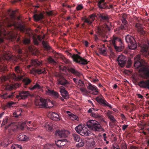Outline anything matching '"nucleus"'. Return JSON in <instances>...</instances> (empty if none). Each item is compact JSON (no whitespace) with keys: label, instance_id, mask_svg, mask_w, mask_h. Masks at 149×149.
Instances as JSON below:
<instances>
[{"label":"nucleus","instance_id":"nucleus-1","mask_svg":"<svg viewBox=\"0 0 149 149\" xmlns=\"http://www.w3.org/2000/svg\"><path fill=\"white\" fill-rule=\"evenodd\" d=\"M110 43L117 51L120 52L124 48L123 44L121 39L118 37L113 36L112 40L110 41Z\"/></svg>","mask_w":149,"mask_h":149},{"label":"nucleus","instance_id":"nucleus-2","mask_svg":"<svg viewBox=\"0 0 149 149\" xmlns=\"http://www.w3.org/2000/svg\"><path fill=\"white\" fill-rule=\"evenodd\" d=\"M0 54L1 55L0 58V62L1 63H3V61L9 60L11 58L10 54L6 52L5 47L1 44H0Z\"/></svg>","mask_w":149,"mask_h":149},{"label":"nucleus","instance_id":"nucleus-3","mask_svg":"<svg viewBox=\"0 0 149 149\" xmlns=\"http://www.w3.org/2000/svg\"><path fill=\"white\" fill-rule=\"evenodd\" d=\"M125 40L128 44L129 48L131 49L134 50L137 47V44L135 38L130 35L125 36Z\"/></svg>","mask_w":149,"mask_h":149},{"label":"nucleus","instance_id":"nucleus-4","mask_svg":"<svg viewBox=\"0 0 149 149\" xmlns=\"http://www.w3.org/2000/svg\"><path fill=\"white\" fill-rule=\"evenodd\" d=\"M55 76L57 77L58 85H61L67 88H68L70 87V83L69 81L60 74H56Z\"/></svg>","mask_w":149,"mask_h":149},{"label":"nucleus","instance_id":"nucleus-5","mask_svg":"<svg viewBox=\"0 0 149 149\" xmlns=\"http://www.w3.org/2000/svg\"><path fill=\"white\" fill-rule=\"evenodd\" d=\"M47 101L42 98L39 95H37L35 97V103L36 106L40 108H47Z\"/></svg>","mask_w":149,"mask_h":149},{"label":"nucleus","instance_id":"nucleus-6","mask_svg":"<svg viewBox=\"0 0 149 149\" xmlns=\"http://www.w3.org/2000/svg\"><path fill=\"white\" fill-rule=\"evenodd\" d=\"M110 29L107 25L104 26H98L97 27L96 31V32L100 36L104 38H107V36L105 35L106 32L110 31Z\"/></svg>","mask_w":149,"mask_h":149},{"label":"nucleus","instance_id":"nucleus-7","mask_svg":"<svg viewBox=\"0 0 149 149\" xmlns=\"http://www.w3.org/2000/svg\"><path fill=\"white\" fill-rule=\"evenodd\" d=\"M88 127L95 131H99L101 126L98 122L93 120H89L86 123Z\"/></svg>","mask_w":149,"mask_h":149},{"label":"nucleus","instance_id":"nucleus-8","mask_svg":"<svg viewBox=\"0 0 149 149\" xmlns=\"http://www.w3.org/2000/svg\"><path fill=\"white\" fill-rule=\"evenodd\" d=\"M75 130L76 132L81 135L86 136L89 135V131L86 127H83L81 125H79L77 126Z\"/></svg>","mask_w":149,"mask_h":149},{"label":"nucleus","instance_id":"nucleus-9","mask_svg":"<svg viewBox=\"0 0 149 149\" xmlns=\"http://www.w3.org/2000/svg\"><path fill=\"white\" fill-rule=\"evenodd\" d=\"M70 56L72 57L74 61L82 65L87 64L88 61L86 60L81 57L77 54H74L72 55L70 54Z\"/></svg>","mask_w":149,"mask_h":149},{"label":"nucleus","instance_id":"nucleus-10","mask_svg":"<svg viewBox=\"0 0 149 149\" xmlns=\"http://www.w3.org/2000/svg\"><path fill=\"white\" fill-rule=\"evenodd\" d=\"M127 60V58L123 55L119 56L117 60L118 65L121 67L123 68L125 65Z\"/></svg>","mask_w":149,"mask_h":149},{"label":"nucleus","instance_id":"nucleus-11","mask_svg":"<svg viewBox=\"0 0 149 149\" xmlns=\"http://www.w3.org/2000/svg\"><path fill=\"white\" fill-rule=\"evenodd\" d=\"M42 65V62L38 60L32 59L31 60V64L28 65L27 68L28 69H29L31 66H33V68H38L41 67Z\"/></svg>","mask_w":149,"mask_h":149},{"label":"nucleus","instance_id":"nucleus-12","mask_svg":"<svg viewBox=\"0 0 149 149\" xmlns=\"http://www.w3.org/2000/svg\"><path fill=\"white\" fill-rule=\"evenodd\" d=\"M29 93L28 91H22L19 93V95L16 96V98L18 99L24 100L27 98L29 95Z\"/></svg>","mask_w":149,"mask_h":149},{"label":"nucleus","instance_id":"nucleus-13","mask_svg":"<svg viewBox=\"0 0 149 149\" xmlns=\"http://www.w3.org/2000/svg\"><path fill=\"white\" fill-rule=\"evenodd\" d=\"M97 17L96 14L93 13L88 16V18L83 19L84 22L87 23L88 25H91L93 22L95 20V17Z\"/></svg>","mask_w":149,"mask_h":149},{"label":"nucleus","instance_id":"nucleus-14","mask_svg":"<svg viewBox=\"0 0 149 149\" xmlns=\"http://www.w3.org/2000/svg\"><path fill=\"white\" fill-rule=\"evenodd\" d=\"M36 68H32L30 70V73L33 74H40L42 73L46 74V72L45 68L36 69Z\"/></svg>","mask_w":149,"mask_h":149},{"label":"nucleus","instance_id":"nucleus-15","mask_svg":"<svg viewBox=\"0 0 149 149\" xmlns=\"http://www.w3.org/2000/svg\"><path fill=\"white\" fill-rule=\"evenodd\" d=\"M5 129H8L9 132L11 134H13V132H15L17 129V127L16 126L13 125V124L8 125L5 127Z\"/></svg>","mask_w":149,"mask_h":149},{"label":"nucleus","instance_id":"nucleus-16","mask_svg":"<svg viewBox=\"0 0 149 149\" xmlns=\"http://www.w3.org/2000/svg\"><path fill=\"white\" fill-rule=\"evenodd\" d=\"M138 85L141 88H146L149 89V79L140 81L139 82Z\"/></svg>","mask_w":149,"mask_h":149},{"label":"nucleus","instance_id":"nucleus-17","mask_svg":"<svg viewBox=\"0 0 149 149\" xmlns=\"http://www.w3.org/2000/svg\"><path fill=\"white\" fill-rule=\"evenodd\" d=\"M65 88L63 86H60L59 87L60 92L61 93V95L64 99H67L68 98V93L65 90Z\"/></svg>","mask_w":149,"mask_h":149},{"label":"nucleus","instance_id":"nucleus-18","mask_svg":"<svg viewBox=\"0 0 149 149\" xmlns=\"http://www.w3.org/2000/svg\"><path fill=\"white\" fill-rule=\"evenodd\" d=\"M96 86L89 83H88V86H87V89L91 92L92 91V94L97 95V94L98 91L96 90Z\"/></svg>","mask_w":149,"mask_h":149},{"label":"nucleus","instance_id":"nucleus-19","mask_svg":"<svg viewBox=\"0 0 149 149\" xmlns=\"http://www.w3.org/2000/svg\"><path fill=\"white\" fill-rule=\"evenodd\" d=\"M46 92L49 95L53 96L55 99L58 98L60 97L59 94L56 92L54 91V90H51L48 89L47 91H46Z\"/></svg>","mask_w":149,"mask_h":149},{"label":"nucleus","instance_id":"nucleus-20","mask_svg":"<svg viewBox=\"0 0 149 149\" xmlns=\"http://www.w3.org/2000/svg\"><path fill=\"white\" fill-rule=\"evenodd\" d=\"M68 69L69 72H70L73 74L79 77H80L82 75V74L81 73L78 72L74 68L70 67L68 68Z\"/></svg>","mask_w":149,"mask_h":149},{"label":"nucleus","instance_id":"nucleus-21","mask_svg":"<svg viewBox=\"0 0 149 149\" xmlns=\"http://www.w3.org/2000/svg\"><path fill=\"white\" fill-rule=\"evenodd\" d=\"M66 132L67 131L65 130H57L56 133V135H58L60 138H66L67 136Z\"/></svg>","mask_w":149,"mask_h":149},{"label":"nucleus","instance_id":"nucleus-22","mask_svg":"<svg viewBox=\"0 0 149 149\" xmlns=\"http://www.w3.org/2000/svg\"><path fill=\"white\" fill-rule=\"evenodd\" d=\"M50 118L53 120L58 121L60 120L59 115L58 114L54 112H52L50 113Z\"/></svg>","mask_w":149,"mask_h":149},{"label":"nucleus","instance_id":"nucleus-23","mask_svg":"<svg viewBox=\"0 0 149 149\" xmlns=\"http://www.w3.org/2000/svg\"><path fill=\"white\" fill-rule=\"evenodd\" d=\"M33 17L35 20L38 21L42 19L43 18L44 16L42 13H40L34 14Z\"/></svg>","mask_w":149,"mask_h":149},{"label":"nucleus","instance_id":"nucleus-24","mask_svg":"<svg viewBox=\"0 0 149 149\" xmlns=\"http://www.w3.org/2000/svg\"><path fill=\"white\" fill-rule=\"evenodd\" d=\"M17 138L18 140L21 141H27L29 139V137L23 134H21L18 136Z\"/></svg>","mask_w":149,"mask_h":149},{"label":"nucleus","instance_id":"nucleus-25","mask_svg":"<svg viewBox=\"0 0 149 149\" xmlns=\"http://www.w3.org/2000/svg\"><path fill=\"white\" fill-rule=\"evenodd\" d=\"M96 100L97 102L102 105L104 106L105 105H107L106 103H107V102L105 100L102 99L99 97H96Z\"/></svg>","mask_w":149,"mask_h":149},{"label":"nucleus","instance_id":"nucleus-26","mask_svg":"<svg viewBox=\"0 0 149 149\" xmlns=\"http://www.w3.org/2000/svg\"><path fill=\"white\" fill-rule=\"evenodd\" d=\"M96 100L97 102L102 105L104 106L105 105H107L106 103H107V102L105 100L102 99L99 97H96Z\"/></svg>","mask_w":149,"mask_h":149},{"label":"nucleus","instance_id":"nucleus-27","mask_svg":"<svg viewBox=\"0 0 149 149\" xmlns=\"http://www.w3.org/2000/svg\"><path fill=\"white\" fill-rule=\"evenodd\" d=\"M13 141V138L11 137H8L5 140V142H6L4 144V146H7L9 144L11 143Z\"/></svg>","mask_w":149,"mask_h":149},{"label":"nucleus","instance_id":"nucleus-28","mask_svg":"<svg viewBox=\"0 0 149 149\" xmlns=\"http://www.w3.org/2000/svg\"><path fill=\"white\" fill-rule=\"evenodd\" d=\"M12 77L15 80L19 81L23 78V76L22 75H18L17 76L15 73L11 75Z\"/></svg>","mask_w":149,"mask_h":149},{"label":"nucleus","instance_id":"nucleus-29","mask_svg":"<svg viewBox=\"0 0 149 149\" xmlns=\"http://www.w3.org/2000/svg\"><path fill=\"white\" fill-rule=\"evenodd\" d=\"M67 112L68 114L69 117L72 120H78V117L76 116L75 115L71 113L70 111H67Z\"/></svg>","mask_w":149,"mask_h":149},{"label":"nucleus","instance_id":"nucleus-30","mask_svg":"<svg viewBox=\"0 0 149 149\" xmlns=\"http://www.w3.org/2000/svg\"><path fill=\"white\" fill-rule=\"evenodd\" d=\"M99 17L100 18V20L102 21H104L108 22L109 20V17L108 15H104V14H100L99 16Z\"/></svg>","mask_w":149,"mask_h":149},{"label":"nucleus","instance_id":"nucleus-31","mask_svg":"<svg viewBox=\"0 0 149 149\" xmlns=\"http://www.w3.org/2000/svg\"><path fill=\"white\" fill-rule=\"evenodd\" d=\"M142 71L145 77L146 78H149V66L143 68Z\"/></svg>","mask_w":149,"mask_h":149},{"label":"nucleus","instance_id":"nucleus-32","mask_svg":"<svg viewBox=\"0 0 149 149\" xmlns=\"http://www.w3.org/2000/svg\"><path fill=\"white\" fill-rule=\"evenodd\" d=\"M44 127L47 130L51 131L52 130V124L50 123H47L45 125Z\"/></svg>","mask_w":149,"mask_h":149},{"label":"nucleus","instance_id":"nucleus-33","mask_svg":"<svg viewBox=\"0 0 149 149\" xmlns=\"http://www.w3.org/2000/svg\"><path fill=\"white\" fill-rule=\"evenodd\" d=\"M15 71L16 73L20 74H21L22 72V68L19 65H18L16 66L15 68Z\"/></svg>","mask_w":149,"mask_h":149},{"label":"nucleus","instance_id":"nucleus-34","mask_svg":"<svg viewBox=\"0 0 149 149\" xmlns=\"http://www.w3.org/2000/svg\"><path fill=\"white\" fill-rule=\"evenodd\" d=\"M98 6L99 8L101 9H110L109 7L108 6L106 2H104L101 3V4L100 5V6L99 5Z\"/></svg>","mask_w":149,"mask_h":149},{"label":"nucleus","instance_id":"nucleus-35","mask_svg":"<svg viewBox=\"0 0 149 149\" xmlns=\"http://www.w3.org/2000/svg\"><path fill=\"white\" fill-rule=\"evenodd\" d=\"M42 88V86H41L38 82H36V84L30 89L31 90H33L35 89H41Z\"/></svg>","mask_w":149,"mask_h":149},{"label":"nucleus","instance_id":"nucleus-36","mask_svg":"<svg viewBox=\"0 0 149 149\" xmlns=\"http://www.w3.org/2000/svg\"><path fill=\"white\" fill-rule=\"evenodd\" d=\"M143 65V63L139 61H135L134 63V66L136 68H139Z\"/></svg>","mask_w":149,"mask_h":149},{"label":"nucleus","instance_id":"nucleus-37","mask_svg":"<svg viewBox=\"0 0 149 149\" xmlns=\"http://www.w3.org/2000/svg\"><path fill=\"white\" fill-rule=\"evenodd\" d=\"M72 136L73 137L74 140L76 142H79L80 140L81 141L80 139V136L76 134H72Z\"/></svg>","mask_w":149,"mask_h":149},{"label":"nucleus","instance_id":"nucleus-38","mask_svg":"<svg viewBox=\"0 0 149 149\" xmlns=\"http://www.w3.org/2000/svg\"><path fill=\"white\" fill-rule=\"evenodd\" d=\"M42 43L44 47L46 49L49 50L51 49V47L48 45L47 42L44 41H43Z\"/></svg>","mask_w":149,"mask_h":149},{"label":"nucleus","instance_id":"nucleus-39","mask_svg":"<svg viewBox=\"0 0 149 149\" xmlns=\"http://www.w3.org/2000/svg\"><path fill=\"white\" fill-rule=\"evenodd\" d=\"M91 116L97 119H101V116L99 115L97 113L93 112L92 114H91Z\"/></svg>","mask_w":149,"mask_h":149},{"label":"nucleus","instance_id":"nucleus-40","mask_svg":"<svg viewBox=\"0 0 149 149\" xmlns=\"http://www.w3.org/2000/svg\"><path fill=\"white\" fill-rule=\"evenodd\" d=\"M11 149H22L21 146L17 144H13L11 146Z\"/></svg>","mask_w":149,"mask_h":149},{"label":"nucleus","instance_id":"nucleus-41","mask_svg":"<svg viewBox=\"0 0 149 149\" xmlns=\"http://www.w3.org/2000/svg\"><path fill=\"white\" fill-rule=\"evenodd\" d=\"M23 81L26 85H27L31 82V81L29 78H26L23 79Z\"/></svg>","mask_w":149,"mask_h":149},{"label":"nucleus","instance_id":"nucleus-42","mask_svg":"<svg viewBox=\"0 0 149 149\" xmlns=\"http://www.w3.org/2000/svg\"><path fill=\"white\" fill-rule=\"evenodd\" d=\"M135 26L138 29V31L143 28V25L141 24L137 23L135 24Z\"/></svg>","mask_w":149,"mask_h":149},{"label":"nucleus","instance_id":"nucleus-43","mask_svg":"<svg viewBox=\"0 0 149 149\" xmlns=\"http://www.w3.org/2000/svg\"><path fill=\"white\" fill-rule=\"evenodd\" d=\"M18 29L22 32H24L25 30V28L24 26L20 24L18 26Z\"/></svg>","mask_w":149,"mask_h":149},{"label":"nucleus","instance_id":"nucleus-44","mask_svg":"<svg viewBox=\"0 0 149 149\" xmlns=\"http://www.w3.org/2000/svg\"><path fill=\"white\" fill-rule=\"evenodd\" d=\"M15 88V86L13 85H10L6 86V89L7 90H11L12 89H14Z\"/></svg>","mask_w":149,"mask_h":149},{"label":"nucleus","instance_id":"nucleus-45","mask_svg":"<svg viewBox=\"0 0 149 149\" xmlns=\"http://www.w3.org/2000/svg\"><path fill=\"white\" fill-rule=\"evenodd\" d=\"M48 60L49 63H52L53 64H55L56 63V62L51 57L48 58Z\"/></svg>","mask_w":149,"mask_h":149},{"label":"nucleus","instance_id":"nucleus-46","mask_svg":"<svg viewBox=\"0 0 149 149\" xmlns=\"http://www.w3.org/2000/svg\"><path fill=\"white\" fill-rule=\"evenodd\" d=\"M52 147V146L51 144H47L44 145L43 149H50Z\"/></svg>","mask_w":149,"mask_h":149},{"label":"nucleus","instance_id":"nucleus-47","mask_svg":"<svg viewBox=\"0 0 149 149\" xmlns=\"http://www.w3.org/2000/svg\"><path fill=\"white\" fill-rule=\"evenodd\" d=\"M100 53L104 55H106L107 54V52L105 49H103L102 48L99 49Z\"/></svg>","mask_w":149,"mask_h":149},{"label":"nucleus","instance_id":"nucleus-48","mask_svg":"<svg viewBox=\"0 0 149 149\" xmlns=\"http://www.w3.org/2000/svg\"><path fill=\"white\" fill-rule=\"evenodd\" d=\"M127 145L125 142H123L122 143L121 146V148L122 149H127Z\"/></svg>","mask_w":149,"mask_h":149},{"label":"nucleus","instance_id":"nucleus-49","mask_svg":"<svg viewBox=\"0 0 149 149\" xmlns=\"http://www.w3.org/2000/svg\"><path fill=\"white\" fill-rule=\"evenodd\" d=\"M8 118L7 117L4 118L3 120V122L1 125V126L2 127L4 125H5L8 123Z\"/></svg>","mask_w":149,"mask_h":149},{"label":"nucleus","instance_id":"nucleus-50","mask_svg":"<svg viewBox=\"0 0 149 149\" xmlns=\"http://www.w3.org/2000/svg\"><path fill=\"white\" fill-rule=\"evenodd\" d=\"M138 31L140 33L144 36L146 34V32L143 30V28L140 29Z\"/></svg>","mask_w":149,"mask_h":149},{"label":"nucleus","instance_id":"nucleus-51","mask_svg":"<svg viewBox=\"0 0 149 149\" xmlns=\"http://www.w3.org/2000/svg\"><path fill=\"white\" fill-rule=\"evenodd\" d=\"M77 84L81 86H84V83L81 79L78 81Z\"/></svg>","mask_w":149,"mask_h":149},{"label":"nucleus","instance_id":"nucleus-52","mask_svg":"<svg viewBox=\"0 0 149 149\" xmlns=\"http://www.w3.org/2000/svg\"><path fill=\"white\" fill-rule=\"evenodd\" d=\"M16 95L15 92L11 93L9 95H8V98L12 99L13 97H15V96Z\"/></svg>","mask_w":149,"mask_h":149},{"label":"nucleus","instance_id":"nucleus-53","mask_svg":"<svg viewBox=\"0 0 149 149\" xmlns=\"http://www.w3.org/2000/svg\"><path fill=\"white\" fill-rule=\"evenodd\" d=\"M81 140V142L76 145V147L78 148H79L83 146L84 145L83 142H82Z\"/></svg>","mask_w":149,"mask_h":149},{"label":"nucleus","instance_id":"nucleus-54","mask_svg":"<svg viewBox=\"0 0 149 149\" xmlns=\"http://www.w3.org/2000/svg\"><path fill=\"white\" fill-rule=\"evenodd\" d=\"M63 140H58L57 141H56V143L57 146L59 147H61V141H62Z\"/></svg>","mask_w":149,"mask_h":149},{"label":"nucleus","instance_id":"nucleus-55","mask_svg":"<svg viewBox=\"0 0 149 149\" xmlns=\"http://www.w3.org/2000/svg\"><path fill=\"white\" fill-rule=\"evenodd\" d=\"M122 22L124 25H125V26L126 27H127V22L125 18L123 17V19L122 21Z\"/></svg>","mask_w":149,"mask_h":149},{"label":"nucleus","instance_id":"nucleus-56","mask_svg":"<svg viewBox=\"0 0 149 149\" xmlns=\"http://www.w3.org/2000/svg\"><path fill=\"white\" fill-rule=\"evenodd\" d=\"M23 42L26 45L29 44L30 42V40L28 39H25L24 40Z\"/></svg>","mask_w":149,"mask_h":149},{"label":"nucleus","instance_id":"nucleus-57","mask_svg":"<svg viewBox=\"0 0 149 149\" xmlns=\"http://www.w3.org/2000/svg\"><path fill=\"white\" fill-rule=\"evenodd\" d=\"M83 8V6L81 5H79L76 7V10H81Z\"/></svg>","mask_w":149,"mask_h":149},{"label":"nucleus","instance_id":"nucleus-58","mask_svg":"<svg viewBox=\"0 0 149 149\" xmlns=\"http://www.w3.org/2000/svg\"><path fill=\"white\" fill-rule=\"evenodd\" d=\"M127 27H126L125 25L121 24L120 27H119V29H121L122 30H125L127 29Z\"/></svg>","mask_w":149,"mask_h":149},{"label":"nucleus","instance_id":"nucleus-59","mask_svg":"<svg viewBox=\"0 0 149 149\" xmlns=\"http://www.w3.org/2000/svg\"><path fill=\"white\" fill-rule=\"evenodd\" d=\"M108 118L113 123H114L116 121V119H115L114 116L112 115H111Z\"/></svg>","mask_w":149,"mask_h":149},{"label":"nucleus","instance_id":"nucleus-60","mask_svg":"<svg viewBox=\"0 0 149 149\" xmlns=\"http://www.w3.org/2000/svg\"><path fill=\"white\" fill-rule=\"evenodd\" d=\"M14 104V102H8L6 104V106L8 107H11V106L12 105H13Z\"/></svg>","mask_w":149,"mask_h":149},{"label":"nucleus","instance_id":"nucleus-61","mask_svg":"<svg viewBox=\"0 0 149 149\" xmlns=\"http://www.w3.org/2000/svg\"><path fill=\"white\" fill-rule=\"evenodd\" d=\"M18 112H14L13 113V116L16 117V118H18V117L19 116H21V113L19 114L18 113Z\"/></svg>","mask_w":149,"mask_h":149},{"label":"nucleus","instance_id":"nucleus-62","mask_svg":"<svg viewBox=\"0 0 149 149\" xmlns=\"http://www.w3.org/2000/svg\"><path fill=\"white\" fill-rule=\"evenodd\" d=\"M1 97L2 98L7 99L8 98V94L7 93H5L2 95Z\"/></svg>","mask_w":149,"mask_h":149},{"label":"nucleus","instance_id":"nucleus-63","mask_svg":"<svg viewBox=\"0 0 149 149\" xmlns=\"http://www.w3.org/2000/svg\"><path fill=\"white\" fill-rule=\"evenodd\" d=\"M62 141H61V147L65 145V142L67 141L66 139H62Z\"/></svg>","mask_w":149,"mask_h":149},{"label":"nucleus","instance_id":"nucleus-64","mask_svg":"<svg viewBox=\"0 0 149 149\" xmlns=\"http://www.w3.org/2000/svg\"><path fill=\"white\" fill-rule=\"evenodd\" d=\"M112 111H108L107 113V115L108 118H109L111 116V114H112Z\"/></svg>","mask_w":149,"mask_h":149}]
</instances>
